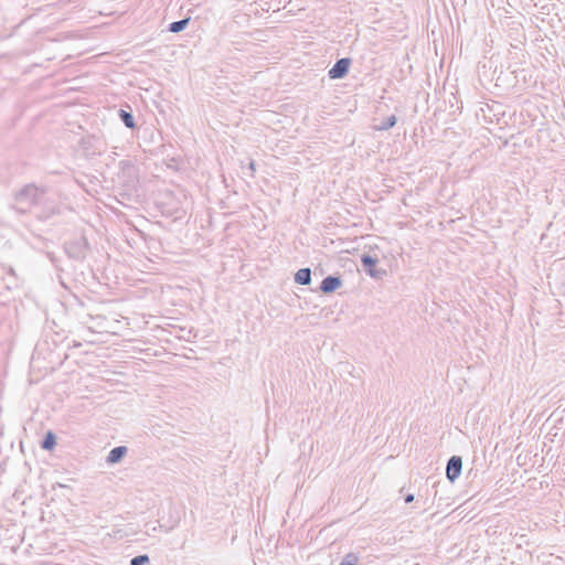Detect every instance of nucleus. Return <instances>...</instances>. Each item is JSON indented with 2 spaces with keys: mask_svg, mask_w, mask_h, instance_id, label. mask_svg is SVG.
Listing matches in <instances>:
<instances>
[{
  "mask_svg": "<svg viewBox=\"0 0 565 565\" xmlns=\"http://www.w3.org/2000/svg\"><path fill=\"white\" fill-rule=\"evenodd\" d=\"M404 500H405L406 503L413 502L414 501V494L408 493L407 495H405Z\"/></svg>",
  "mask_w": 565,
  "mask_h": 565,
  "instance_id": "nucleus-15",
  "label": "nucleus"
},
{
  "mask_svg": "<svg viewBox=\"0 0 565 565\" xmlns=\"http://www.w3.org/2000/svg\"><path fill=\"white\" fill-rule=\"evenodd\" d=\"M190 22V18H184L178 21H174L169 24L168 30L172 33H179L183 31Z\"/></svg>",
  "mask_w": 565,
  "mask_h": 565,
  "instance_id": "nucleus-10",
  "label": "nucleus"
},
{
  "mask_svg": "<svg viewBox=\"0 0 565 565\" xmlns=\"http://www.w3.org/2000/svg\"><path fill=\"white\" fill-rule=\"evenodd\" d=\"M150 563V558L147 554H140L130 559V565H146Z\"/></svg>",
  "mask_w": 565,
  "mask_h": 565,
  "instance_id": "nucleus-13",
  "label": "nucleus"
},
{
  "mask_svg": "<svg viewBox=\"0 0 565 565\" xmlns=\"http://www.w3.org/2000/svg\"><path fill=\"white\" fill-rule=\"evenodd\" d=\"M379 259L369 254H363L361 256V265L363 270L374 279H382L386 276L387 271L382 268H377L376 265Z\"/></svg>",
  "mask_w": 565,
  "mask_h": 565,
  "instance_id": "nucleus-3",
  "label": "nucleus"
},
{
  "mask_svg": "<svg viewBox=\"0 0 565 565\" xmlns=\"http://www.w3.org/2000/svg\"><path fill=\"white\" fill-rule=\"evenodd\" d=\"M351 58L342 57L339 58L334 65L329 70L328 76L331 79H341L344 78L350 70Z\"/></svg>",
  "mask_w": 565,
  "mask_h": 565,
  "instance_id": "nucleus-4",
  "label": "nucleus"
},
{
  "mask_svg": "<svg viewBox=\"0 0 565 565\" xmlns=\"http://www.w3.org/2000/svg\"><path fill=\"white\" fill-rule=\"evenodd\" d=\"M128 448L126 446H117L113 448L106 459V462L109 465L120 462L124 457L127 455Z\"/></svg>",
  "mask_w": 565,
  "mask_h": 565,
  "instance_id": "nucleus-7",
  "label": "nucleus"
},
{
  "mask_svg": "<svg viewBox=\"0 0 565 565\" xmlns=\"http://www.w3.org/2000/svg\"><path fill=\"white\" fill-rule=\"evenodd\" d=\"M341 285L342 280L340 277L330 275L322 279L320 284V290L323 294H331L341 287Z\"/></svg>",
  "mask_w": 565,
  "mask_h": 565,
  "instance_id": "nucleus-6",
  "label": "nucleus"
},
{
  "mask_svg": "<svg viewBox=\"0 0 565 565\" xmlns=\"http://www.w3.org/2000/svg\"><path fill=\"white\" fill-rule=\"evenodd\" d=\"M295 282L303 286L309 285L311 282V269L308 267L299 269L295 274Z\"/></svg>",
  "mask_w": 565,
  "mask_h": 565,
  "instance_id": "nucleus-8",
  "label": "nucleus"
},
{
  "mask_svg": "<svg viewBox=\"0 0 565 565\" xmlns=\"http://www.w3.org/2000/svg\"><path fill=\"white\" fill-rule=\"evenodd\" d=\"M255 162L252 160L248 164V169L250 170V177L254 175L255 171H256V168H255Z\"/></svg>",
  "mask_w": 565,
  "mask_h": 565,
  "instance_id": "nucleus-14",
  "label": "nucleus"
},
{
  "mask_svg": "<svg viewBox=\"0 0 565 565\" xmlns=\"http://www.w3.org/2000/svg\"><path fill=\"white\" fill-rule=\"evenodd\" d=\"M64 248L71 258L82 260L86 257L87 241L82 236L65 243Z\"/></svg>",
  "mask_w": 565,
  "mask_h": 565,
  "instance_id": "nucleus-2",
  "label": "nucleus"
},
{
  "mask_svg": "<svg viewBox=\"0 0 565 565\" xmlns=\"http://www.w3.org/2000/svg\"><path fill=\"white\" fill-rule=\"evenodd\" d=\"M56 445V436L52 431H47L41 441V447L45 450H52Z\"/></svg>",
  "mask_w": 565,
  "mask_h": 565,
  "instance_id": "nucleus-11",
  "label": "nucleus"
},
{
  "mask_svg": "<svg viewBox=\"0 0 565 565\" xmlns=\"http://www.w3.org/2000/svg\"><path fill=\"white\" fill-rule=\"evenodd\" d=\"M118 116L127 128H129V129L136 128V121L130 111H127L125 109H119Z\"/></svg>",
  "mask_w": 565,
  "mask_h": 565,
  "instance_id": "nucleus-9",
  "label": "nucleus"
},
{
  "mask_svg": "<svg viewBox=\"0 0 565 565\" xmlns=\"http://www.w3.org/2000/svg\"><path fill=\"white\" fill-rule=\"evenodd\" d=\"M462 470V458L460 456H451L446 466V477L454 483L460 476Z\"/></svg>",
  "mask_w": 565,
  "mask_h": 565,
  "instance_id": "nucleus-5",
  "label": "nucleus"
},
{
  "mask_svg": "<svg viewBox=\"0 0 565 565\" xmlns=\"http://www.w3.org/2000/svg\"><path fill=\"white\" fill-rule=\"evenodd\" d=\"M36 206H42L38 215L40 218H49L58 213L57 206L46 198L45 190L34 184H26L14 195L13 209L17 212L24 214Z\"/></svg>",
  "mask_w": 565,
  "mask_h": 565,
  "instance_id": "nucleus-1",
  "label": "nucleus"
},
{
  "mask_svg": "<svg viewBox=\"0 0 565 565\" xmlns=\"http://www.w3.org/2000/svg\"><path fill=\"white\" fill-rule=\"evenodd\" d=\"M396 121H397L396 116L391 115L381 122V126L379 127V129L388 130L396 125Z\"/></svg>",
  "mask_w": 565,
  "mask_h": 565,
  "instance_id": "nucleus-12",
  "label": "nucleus"
}]
</instances>
